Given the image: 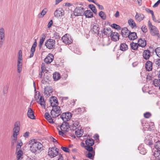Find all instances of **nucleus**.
Instances as JSON below:
<instances>
[{"label": "nucleus", "instance_id": "obj_1", "mask_svg": "<svg viewBox=\"0 0 160 160\" xmlns=\"http://www.w3.org/2000/svg\"><path fill=\"white\" fill-rule=\"evenodd\" d=\"M29 145L30 151L35 154L39 153L43 147V145L41 143L34 139L31 140Z\"/></svg>", "mask_w": 160, "mask_h": 160}, {"label": "nucleus", "instance_id": "obj_2", "mask_svg": "<svg viewBox=\"0 0 160 160\" xmlns=\"http://www.w3.org/2000/svg\"><path fill=\"white\" fill-rule=\"evenodd\" d=\"M51 112V114L53 118H55L58 116L62 113L60 107L58 106H53Z\"/></svg>", "mask_w": 160, "mask_h": 160}, {"label": "nucleus", "instance_id": "obj_3", "mask_svg": "<svg viewBox=\"0 0 160 160\" xmlns=\"http://www.w3.org/2000/svg\"><path fill=\"white\" fill-rule=\"evenodd\" d=\"M39 92H38V94H36L34 96V98L36 102L39 104L42 107L45 108V103L44 99L43 96H41L40 98L39 97Z\"/></svg>", "mask_w": 160, "mask_h": 160}, {"label": "nucleus", "instance_id": "obj_4", "mask_svg": "<svg viewBox=\"0 0 160 160\" xmlns=\"http://www.w3.org/2000/svg\"><path fill=\"white\" fill-rule=\"evenodd\" d=\"M85 8L82 7H77L74 11V14L75 16H82L84 15Z\"/></svg>", "mask_w": 160, "mask_h": 160}, {"label": "nucleus", "instance_id": "obj_5", "mask_svg": "<svg viewBox=\"0 0 160 160\" xmlns=\"http://www.w3.org/2000/svg\"><path fill=\"white\" fill-rule=\"evenodd\" d=\"M58 153V149L55 147L49 148L48 155L51 158H52L56 157Z\"/></svg>", "mask_w": 160, "mask_h": 160}, {"label": "nucleus", "instance_id": "obj_6", "mask_svg": "<svg viewBox=\"0 0 160 160\" xmlns=\"http://www.w3.org/2000/svg\"><path fill=\"white\" fill-rule=\"evenodd\" d=\"M46 47L49 49H54L55 46V41L52 39H49L45 42Z\"/></svg>", "mask_w": 160, "mask_h": 160}, {"label": "nucleus", "instance_id": "obj_7", "mask_svg": "<svg viewBox=\"0 0 160 160\" xmlns=\"http://www.w3.org/2000/svg\"><path fill=\"white\" fill-rule=\"evenodd\" d=\"M20 128H18L14 126L13 129V136L14 138L12 139V143L13 145L16 143L17 139V136L19 134Z\"/></svg>", "mask_w": 160, "mask_h": 160}, {"label": "nucleus", "instance_id": "obj_8", "mask_svg": "<svg viewBox=\"0 0 160 160\" xmlns=\"http://www.w3.org/2000/svg\"><path fill=\"white\" fill-rule=\"evenodd\" d=\"M72 114L70 112H67L63 113L60 116L61 118L64 122L69 121L72 117Z\"/></svg>", "mask_w": 160, "mask_h": 160}, {"label": "nucleus", "instance_id": "obj_9", "mask_svg": "<svg viewBox=\"0 0 160 160\" xmlns=\"http://www.w3.org/2000/svg\"><path fill=\"white\" fill-rule=\"evenodd\" d=\"M62 39L63 42L66 44H69L72 42V40L71 37L67 34L63 36Z\"/></svg>", "mask_w": 160, "mask_h": 160}, {"label": "nucleus", "instance_id": "obj_10", "mask_svg": "<svg viewBox=\"0 0 160 160\" xmlns=\"http://www.w3.org/2000/svg\"><path fill=\"white\" fill-rule=\"evenodd\" d=\"M69 127L68 123L67 122H63L60 127L61 130L62 131H64V132L68 131L69 130Z\"/></svg>", "mask_w": 160, "mask_h": 160}, {"label": "nucleus", "instance_id": "obj_11", "mask_svg": "<svg viewBox=\"0 0 160 160\" xmlns=\"http://www.w3.org/2000/svg\"><path fill=\"white\" fill-rule=\"evenodd\" d=\"M44 93L47 96H50L52 92V88L49 86L45 87L44 90Z\"/></svg>", "mask_w": 160, "mask_h": 160}, {"label": "nucleus", "instance_id": "obj_12", "mask_svg": "<svg viewBox=\"0 0 160 160\" xmlns=\"http://www.w3.org/2000/svg\"><path fill=\"white\" fill-rule=\"evenodd\" d=\"M54 56L52 54L49 53L44 59V62L48 64L51 63L53 60Z\"/></svg>", "mask_w": 160, "mask_h": 160}, {"label": "nucleus", "instance_id": "obj_13", "mask_svg": "<svg viewBox=\"0 0 160 160\" xmlns=\"http://www.w3.org/2000/svg\"><path fill=\"white\" fill-rule=\"evenodd\" d=\"M119 35L116 32H112L110 34L111 38L112 40L114 41H116L119 39Z\"/></svg>", "mask_w": 160, "mask_h": 160}, {"label": "nucleus", "instance_id": "obj_14", "mask_svg": "<svg viewBox=\"0 0 160 160\" xmlns=\"http://www.w3.org/2000/svg\"><path fill=\"white\" fill-rule=\"evenodd\" d=\"M50 102L52 107L58 106V104L57 98L55 97H52L50 100Z\"/></svg>", "mask_w": 160, "mask_h": 160}, {"label": "nucleus", "instance_id": "obj_15", "mask_svg": "<svg viewBox=\"0 0 160 160\" xmlns=\"http://www.w3.org/2000/svg\"><path fill=\"white\" fill-rule=\"evenodd\" d=\"M101 32L102 35H106L107 36H109L110 34L112 32L111 31V28H104L101 31Z\"/></svg>", "mask_w": 160, "mask_h": 160}, {"label": "nucleus", "instance_id": "obj_16", "mask_svg": "<svg viewBox=\"0 0 160 160\" xmlns=\"http://www.w3.org/2000/svg\"><path fill=\"white\" fill-rule=\"evenodd\" d=\"M151 34L152 36H157L158 37H160L159 34V31L158 28L155 26L152 28V29H150Z\"/></svg>", "mask_w": 160, "mask_h": 160}, {"label": "nucleus", "instance_id": "obj_17", "mask_svg": "<svg viewBox=\"0 0 160 160\" xmlns=\"http://www.w3.org/2000/svg\"><path fill=\"white\" fill-rule=\"evenodd\" d=\"M135 18L136 21L140 22L143 20L144 18V16L142 13L137 12Z\"/></svg>", "mask_w": 160, "mask_h": 160}, {"label": "nucleus", "instance_id": "obj_18", "mask_svg": "<svg viewBox=\"0 0 160 160\" xmlns=\"http://www.w3.org/2000/svg\"><path fill=\"white\" fill-rule=\"evenodd\" d=\"M64 10L62 9L56 10L54 13V16L56 17H62L64 15Z\"/></svg>", "mask_w": 160, "mask_h": 160}, {"label": "nucleus", "instance_id": "obj_19", "mask_svg": "<svg viewBox=\"0 0 160 160\" xmlns=\"http://www.w3.org/2000/svg\"><path fill=\"white\" fill-rule=\"evenodd\" d=\"M151 52L148 50H145L143 53L142 56L143 58L145 60L148 59L150 56Z\"/></svg>", "mask_w": 160, "mask_h": 160}, {"label": "nucleus", "instance_id": "obj_20", "mask_svg": "<svg viewBox=\"0 0 160 160\" xmlns=\"http://www.w3.org/2000/svg\"><path fill=\"white\" fill-rule=\"evenodd\" d=\"M129 32L127 28H124L122 30L121 34L123 37L127 38L128 36Z\"/></svg>", "mask_w": 160, "mask_h": 160}, {"label": "nucleus", "instance_id": "obj_21", "mask_svg": "<svg viewBox=\"0 0 160 160\" xmlns=\"http://www.w3.org/2000/svg\"><path fill=\"white\" fill-rule=\"evenodd\" d=\"M27 116L30 118L32 119H35V116L32 110L30 108H29Z\"/></svg>", "mask_w": 160, "mask_h": 160}, {"label": "nucleus", "instance_id": "obj_22", "mask_svg": "<svg viewBox=\"0 0 160 160\" xmlns=\"http://www.w3.org/2000/svg\"><path fill=\"white\" fill-rule=\"evenodd\" d=\"M91 31L94 33L99 34V28L98 25H94L92 24L91 25Z\"/></svg>", "mask_w": 160, "mask_h": 160}, {"label": "nucleus", "instance_id": "obj_23", "mask_svg": "<svg viewBox=\"0 0 160 160\" xmlns=\"http://www.w3.org/2000/svg\"><path fill=\"white\" fill-rule=\"evenodd\" d=\"M84 15L86 18H90L93 17V12L90 10L84 11Z\"/></svg>", "mask_w": 160, "mask_h": 160}, {"label": "nucleus", "instance_id": "obj_24", "mask_svg": "<svg viewBox=\"0 0 160 160\" xmlns=\"http://www.w3.org/2000/svg\"><path fill=\"white\" fill-rule=\"evenodd\" d=\"M128 37L130 40H133L137 38V36L135 32H131L130 31Z\"/></svg>", "mask_w": 160, "mask_h": 160}, {"label": "nucleus", "instance_id": "obj_25", "mask_svg": "<svg viewBox=\"0 0 160 160\" xmlns=\"http://www.w3.org/2000/svg\"><path fill=\"white\" fill-rule=\"evenodd\" d=\"M18 64H22V53L21 50H19L18 52Z\"/></svg>", "mask_w": 160, "mask_h": 160}, {"label": "nucleus", "instance_id": "obj_26", "mask_svg": "<svg viewBox=\"0 0 160 160\" xmlns=\"http://www.w3.org/2000/svg\"><path fill=\"white\" fill-rule=\"evenodd\" d=\"M138 46L144 48L146 46V40L144 39H140L138 41Z\"/></svg>", "mask_w": 160, "mask_h": 160}, {"label": "nucleus", "instance_id": "obj_27", "mask_svg": "<svg viewBox=\"0 0 160 160\" xmlns=\"http://www.w3.org/2000/svg\"><path fill=\"white\" fill-rule=\"evenodd\" d=\"M146 68L147 71H150L152 69V63L151 62L148 61L146 63Z\"/></svg>", "mask_w": 160, "mask_h": 160}, {"label": "nucleus", "instance_id": "obj_28", "mask_svg": "<svg viewBox=\"0 0 160 160\" xmlns=\"http://www.w3.org/2000/svg\"><path fill=\"white\" fill-rule=\"evenodd\" d=\"M152 158L156 160H160V151H155L154 153V156Z\"/></svg>", "mask_w": 160, "mask_h": 160}, {"label": "nucleus", "instance_id": "obj_29", "mask_svg": "<svg viewBox=\"0 0 160 160\" xmlns=\"http://www.w3.org/2000/svg\"><path fill=\"white\" fill-rule=\"evenodd\" d=\"M128 23L129 25L132 28H136L137 27V25L134 21L132 19L128 20Z\"/></svg>", "mask_w": 160, "mask_h": 160}, {"label": "nucleus", "instance_id": "obj_30", "mask_svg": "<svg viewBox=\"0 0 160 160\" xmlns=\"http://www.w3.org/2000/svg\"><path fill=\"white\" fill-rule=\"evenodd\" d=\"M23 154V152L21 150H19L17 153V160H22V156Z\"/></svg>", "mask_w": 160, "mask_h": 160}, {"label": "nucleus", "instance_id": "obj_31", "mask_svg": "<svg viewBox=\"0 0 160 160\" xmlns=\"http://www.w3.org/2000/svg\"><path fill=\"white\" fill-rule=\"evenodd\" d=\"M94 143V141L92 138L88 139L86 141V144L87 146H93Z\"/></svg>", "mask_w": 160, "mask_h": 160}, {"label": "nucleus", "instance_id": "obj_32", "mask_svg": "<svg viewBox=\"0 0 160 160\" xmlns=\"http://www.w3.org/2000/svg\"><path fill=\"white\" fill-rule=\"evenodd\" d=\"M53 78L55 81L58 80L60 78V75L58 72H55L53 74Z\"/></svg>", "mask_w": 160, "mask_h": 160}, {"label": "nucleus", "instance_id": "obj_33", "mask_svg": "<svg viewBox=\"0 0 160 160\" xmlns=\"http://www.w3.org/2000/svg\"><path fill=\"white\" fill-rule=\"evenodd\" d=\"M128 49V47L127 45L125 43H121L120 46V49L122 51H125L127 50Z\"/></svg>", "mask_w": 160, "mask_h": 160}, {"label": "nucleus", "instance_id": "obj_34", "mask_svg": "<svg viewBox=\"0 0 160 160\" xmlns=\"http://www.w3.org/2000/svg\"><path fill=\"white\" fill-rule=\"evenodd\" d=\"M0 38H5V31L4 28H0Z\"/></svg>", "mask_w": 160, "mask_h": 160}, {"label": "nucleus", "instance_id": "obj_35", "mask_svg": "<svg viewBox=\"0 0 160 160\" xmlns=\"http://www.w3.org/2000/svg\"><path fill=\"white\" fill-rule=\"evenodd\" d=\"M138 149L139 150V152L141 154L144 155L146 153V150L144 148H142L141 146L138 147Z\"/></svg>", "mask_w": 160, "mask_h": 160}, {"label": "nucleus", "instance_id": "obj_36", "mask_svg": "<svg viewBox=\"0 0 160 160\" xmlns=\"http://www.w3.org/2000/svg\"><path fill=\"white\" fill-rule=\"evenodd\" d=\"M42 36L43 37H42V38L40 39L39 43V46L40 48L42 47V46L45 41L46 38V35L45 34H42Z\"/></svg>", "mask_w": 160, "mask_h": 160}, {"label": "nucleus", "instance_id": "obj_37", "mask_svg": "<svg viewBox=\"0 0 160 160\" xmlns=\"http://www.w3.org/2000/svg\"><path fill=\"white\" fill-rule=\"evenodd\" d=\"M95 155V152H88L86 155V157L90 159H92Z\"/></svg>", "mask_w": 160, "mask_h": 160}, {"label": "nucleus", "instance_id": "obj_38", "mask_svg": "<svg viewBox=\"0 0 160 160\" xmlns=\"http://www.w3.org/2000/svg\"><path fill=\"white\" fill-rule=\"evenodd\" d=\"M75 134L77 137H80L82 135L83 132L82 130H79L78 129V130H76L75 131Z\"/></svg>", "mask_w": 160, "mask_h": 160}, {"label": "nucleus", "instance_id": "obj_39", "mask_svg": "<svg viewBox=\"0 0 160 160\" xmlns=\"http://www.w3.org/2000/svg\"><path fill=\"white\" fill-rule=\"evenodd\" d=\"M130 46L132 49L135 50L138 49V43L133 42L130 44Z\"/></svg>", "mask_w": 160, "mask_h": 160}, {"label": "nucleus", "instance_id": "obj_40", "mask_svg": "<svg viewBox=\"0 0 160 160\" xmlns=\"http://www.w3.org/2000/svg\"><path fill=\"white\" fill-rule=\"evenodd\" d=\"M88 7L95 14L97 13V10L94 5L92 4H90L89 5Z\"/></svg>", "mask_w": 160, "mask_h": 160}, {"label": "nucleus", "instance_id": "obj_41", "mask_svg": "<svg viewBox=\"0 0 160 160\" xmlns=\"http://www.w3.org/2000/svg\"><path fill=\"white\" fill-rule=\"evenodd\" d=\"M46 9H44L42 10V12L38 15V17L40 18H42L46 14Z\"/></svg>", "mask_w": 160, "mask_h": 160}, {"label": "nucleus", "instance_id": "obj_42", "mask_svg": "<svg viewBox=\"0 0 160 160\" xmlns=\"http://www.w3.org/2000/svg\"><path fill=\"white\" fill-rule=\"evenodd\" d=\"M37 45V43L36 39L35 40V42H34L33 44L32 47L31 52H35V51Z\"/></svg>", "mask_w": 160, "mask_h": 160}, {"label": "nucleus", "instance_id": "obj_43", "mask_svg": "<svg viewBox=\"0 0 160 160\" xmlns=\"http://www.w3.org/2000/svg\"><path fill=\"white\" fill-rule=\"evenodd\" d=\"M153 84L155 87L160 86V79H155L153 81Z\"/></svg>", "mask_w": 160, "mask_h": 160}, {"label": "nucleus", "instance_id": "obj_44", "mask_svg": "<svg viewBox=\"0 0 160 160\" xmlns=\"http://www.w3.org/2000/svg\"><path fill=\"white\" fill-rule=\"evenodd\" d=\"M155 148L158 151H160V141H158L155 143Z\"/></svg>", "mask_w": 160, "mask_h": 160}, {"label": "nucleus", "instance_id": "obj_45", "mask_svg": "<svg viewBox=\"0 0 160 160\" xmlns=\"http://www.w3.org/2000/svg\"><path fill=\"white\" fill-rule=\"evenodd\" d=\"M99 15L102 19L105 20L106 19V16L103 12L100 11L99 13Z\"/></svg>", "mask_w": 160, "mask_h": 160}, {"label": "nucleus", "instance_id": "obj_46", "mask_svg": "<svg viewBox=\"0 0 160 160\" xmlns=\"http://www.w3.org/2000/svg\"><path fill=\"white\" fill-rule=\"evenodd\" d=\"M92 146H87L85 147V149L88 151V152H95L93 150V148L92 147Z\"/></svg>", "mask_w": 160, "mask_h": 160}, {"label": "nucleus", "instance_id": "obj_47", "mask_svg": "<svg viewBox=\"0 0 160 160\" xmlns=\"http://www.w3.org/2000/svg\"><path fill=\"white\" fill-rule=\"evenodd\" d=\"M155 52L157 56L160 58V47L156 48L155 50Z\"/></svg>", "mask_w": 160, "mask_h": 160}, {"label": "nucleus", "instance_id": "obj_48", "mask_svg": "<svg viewBox=\"0 0 160 160\" xmlns=\"http://www.w3.org/2000/svg\"><path fill=\"white\" fill-rule=\"evenodd\" d=\"M22 64H17L18 72L20 73L22 70Z\"/></svg>", "mask_w": 160, "mask_h": 160}, {"label": "nucleus", "instance_id": "obj_49", "mask_svg": "<svg viewBox=\"0 0 160 160\" xmlns=\"http://www.w3.org/2000/svg\"><path fill=\"white\" fill-rule=\"evenodd\" d=\"M5 38H0V48H1L5 41Z\"/></svg>", "mask_w": 160, "mask_h": 160}, {"label": "nucleus", "instance_id": "obj_50", "mask_svg": "<svg viewBox=\"0 0 160 160\" xmlns=\"http://www.w3.org/2000/svg\"><path fill=\"white\" fill-rule=\"evenodd\" d=\"M151 114L149 112H146L144 114V117L145 118H149L151 116Z\"/></svg>", "mask_w": 160, "mask_h": 160}, {"label": "nucleus", "instance_id": "obj_51", "mask_svg": "<svg viewBox=\"0 0 160 160\" xmlns=\"http://www.w3.org/2000/svg\"><path fill=\"white\" fill-rule=\"evenodd\" d=\"M112 27L118 30L120 28H121L119 25L115 23H113L112 25Z\"/></svg>", "mask_w": 160, "mask_h": 160}, {"label": "nucleus", "instance_id": "obj_52", "mask_svg": "<svg viewBox=\"0 0 160 160\" xmlns=\"http://www.w3.org/2000/svg\"><path fill=\"white\" fill-rule=\"evenodd\" d=\"M8 90V87L5 86H4L2 92L4 94H6L7 93Z\"/></svg>", "mask_w": 160, "mask_h": 160}, {"label": "nucleus", "instance_id": "obj_53", "mask_svg": "<svg viewBox=\"0 0 160 160\" xmlns=\"http://www.w3.org/2000/svg\"><path fill=\"white\" fill-rule=\"evenodd\" d=\"M141 29L142 31L144 33L146 32L147 31V29L146 28V26L143 25L142 26L141 28Z\"/></svg>", "mask_w": 160, "mask_h": 160}, {"label": "nucleus", "instance_id": "obj_54", "mask_svg": "<svg viewBox=\"0 0 160 160\" xmlns=\"http://www.w3.org/2000/svg\"><path fill=\"white\" fill-rule=\"evenodd\" d=\"M53 36L55 39H58L59 38H60L59 34L56 32H55L53 34Z\"/></svg>", "mask_w": 160, "mask_h": 160}, {"label": "nucleus", "instance_id": "obj_55", "mask_svg": "<svg viewBox=\"0 0 160 160\" xmlns=\"http://www.w3.org/2000/svg\"><path fill=\"white\" fill-rule=\"evenodd\" d=\"M14 126L18 128H20V122L19 121H16L14 124Z\"/></svg>", "mask_w": 160, "mask_h": 160}, {"label": "nucleus", "instance_id": "obj_56", "mask_svg": "<svg viewBox=\"0 0 160 160\" xmlns=\"http://www.w3.org/2000/svg\"><path fill=\"white\" fill-rule=\"evenodd\" d=\"M45 118L48 120V119L51 117V116L48 112H46L45 114Z\"/></svg>", "mask_w": 160, "mask_h": 160}, {"label": "nucleus", "instance_id": "obj_57", "mask_svg": "<svg viewBox=\"0 0 160 160\" xmlns=\"http://www.w3.org/2000/svg\"><path fill=\"white\" fill-rule=\"evenodd\" d=\"M62 149L65 152H69V149L68 148L64 147H62Z\"/></svg>", "mask_w": 160, "mask_h": 160}, {"label": "nucleus", "instance_id": "obj_58", "mask_svg": "<svg viewBox=\"0 0 160 160\" xmlns=\"http://www.w3.org/2000/svg\"><path fill=\"white\" fill-rule=\"evenodd\" d=\"M74 52L75 53L78 54H80L81 53V52L79 50V49L78 48H76L74 50Z\"/></svg>", "mask_w": 160, "mask_h": 160}, {"label": "nucleus", "instance_id": "obj_59", "mask_svg": "<svg viewBox=\"0 0 160 160\" xmlns=\"http://www.w3.org/2000/svg\"><path fill=\"white\" fill-rule=\"evenodd\" d=\"M148 26L150 29H152V28L155 26L152 25L151 22L150 21H149L148 22Z\"/></svg>", "mask_w": 160, "mask_h": 160}, {"label": "nucleus", "instance_id": "obj_60", "mask_svg": "<svg viewBox=\"0 0 160 160\" xmlns=\"http://www.w3.org/2000/svg\"><path fill=\"white\" fill-rule=\"evenodd\" d=\"M41 71L42 72H44L46 69L43 63H42L41 66Z\"/></svg>", "mask_w": 160, "mask_h": 160}, {"label": "nucleus", "instance_id": "obj_61", "mask_svg": "<svg viewBox=\"0 0 160 160\" xmlns=\"http://www.w3.org/2000/svg\"><path fill=\"white\" fill-rule=\"evenodd\" d=\"M160 3V0H158L153 6V7L155 8L157 7Z\"/></svg>", "mask_w": 160, "mask_h": 160}, {"label": "nucleus", "instance_id": "obj_62", "mask_svg": "<svg viewBox=\"0 0 160 160\" xmlns=\"http://www.w3.org/2000/svg\"><path fill=\"white\" fill-rule=\"evenodd\" d=\"M156 64L158 66L160 67V59L157 60L155 62Z\"/></svg>", "mask_w": 160, "mask_h": 160}, {"label": "nucleus", "instance_id": "obj_63", "mask_svg": "<svg viewBox=\"0 0 160 160\" xmlns=\"http://www.w3.org/2000/svg\"><path fill=\"white\" fill-rule=\"evenodd\" d=\"M52 20H51L48 22V28H50L52 26Z\"/></svg>", "mask_w": 160, "mask_h": 160}, {"label": "nucleus", "instance_id": "obj_64", "mask_svg": "<svg viewBox=\"0 0 160 160\" xmlns=\"http://www.w3.org/2000/svg\"><path fill=\"white\" fill-rule=\"evenodd\" d=\"M48 122L51 123H53L54 122L53 121V119H52V118L51 117L49 119H48V120H47Z\"/></svg>", "mask_w": 160, "mask_h": 160}]
</instances>
